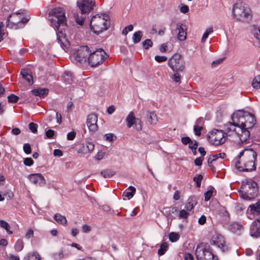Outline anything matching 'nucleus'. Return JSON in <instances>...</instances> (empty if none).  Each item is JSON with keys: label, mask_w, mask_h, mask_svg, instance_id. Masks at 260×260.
Returning a JSON list of instances; mask_svg holds the SVG:
<instances>
[{"label": "nucleus", "mask_w": 260, "mask_h": 260, "mask_svg": "<svg viewBox=\"0 0 260 260\" xmlns=\"http://www.w3.org/2000/svg\"><path fill=\"white\" fill-rule=\"evenodd\" d=\"M232 122L224 125V130L213 129L208 136L209 141L214 145L223 144L229 138L231 140L240 143L249 142V129L255 124L254 114L244 110H238L232 116Z\"/></svg>", "instance_id": "1"}, {"label": "nucleus", "mask_w": 260, "mask_h": 260, "mask_svg": "<svg viewBox=\"0 0 260 260\" xmlns=\"http://www.w3.org/2000/svg\"><path fill=\"white\" fill-rule=\"evenodd\" d=\"M49 20L52 26L56 31L57 40L60 46L64 49L69 45V42L64 34V27L67 20L65 11L62 8L53 9L49 13Z\"/></svg>", "instance_id": "2"}, {"label": "nucleus", "mask_w": 260, "mask_h": 260, "mask_svg": "<svg viewBox=\"0 0 260 260\" xmlns=\"http://www.w3.org/2000/svg\"><path fill=\"white\" fill-rule=\"evenodd\" d=\"M257 153L252 149H246L241 151L234 162L236 168L240 171L249 172L255 170V161Z\"/></svg>", "instance_id": "3"}, {"label": "nucleus", "mask_w": 260, "mask_h": 260, "mask_svg": "<svg viewBox=\"0 0 260 260\" xmlns=\"http://www.w3.org/2000/svg\"><path fill=\"white\" fill-rule=\"evenodd\" d=\"M107 57L108 55L102 49L92 52L87 46H82V59L92 67L103 63Z\"/></svg>", "instance_id": "4"}, {"label": "nucleus", "mask_w": 260, "mask_h": 260, "mask_svg": "<svg viewBox=\"0 0 260 260\" xmlns=\"http://www.w3.org/2000/svg\"><path fill=\"white\" fill-rule=\"evenodd\" d=\"M91 30L96 34L107 30L110 26L111 20L109 14L101 13L96 14L88 19Z\"/></svg>", "instance_id": "5"}, {"label": "nucleus", "mask_w": 260, "mask_h": 260, "mask_svg": "<svg viewBox=\"0 0 260 260\" xmlns=\"http://www.w3.org/2000/svg\"><path fill=\"white\" fill-rule=\"evenodd\" d=\"M233 17L236 21L242 22H249L252 19L251 10L247 4L241 2H237L232 9Z\"/></svg>", "instance_id": "6"}, {"label": "nucleus", "mask_w": 260, "mask_h": 260, "mask_svg": "<svg viewBox=\"0 0 260 260\" xmlns=\"http://www.w3.org/2000/svg\"><path fill=\"white\" fill-rule=\"evenodd\" d=\"M258 189L257 184L252 179L247 180L245 182H243L241 190L239 191L240 196L246 200H251L254 199L257 193Z\"/></svg>", "instance_id": "7"}, {"label": "nucleus", "mask_w": 260, "mask_h": 260, "mask_svg": "<svg viewBox=\"0 0 260 260\" xmlns=\"http://www.w3.org/2000/svg\"><path fill=\"white\" fill-rule=\"evenodd\" d=\"M195 254L198 260H218L217 256L213 254L210 246L205 243H201L197 245Z\"/></svg>", "instance_id": "8"}, {"label": "nucleus", "mask_w": 260, "mask_h": 260, "mask_svg": "<svg viewBox=\"0 0 260 260\" xmlns=\"http://www.w3.org/2000/svg\"><path fill=\"white\" fill-rule=\"evenodd\" d=\"M28 21V19L24 18L20 13H15L8 17L7 26L11 28L17 29L23 27Z\"/></svg>", "instance_id": "9"}, {"label": "nucleus", "mask_w": 260, "mask_h": 260, "mask_svg": "<svg viewBox=\"0 0 260 260\" xmlns=\"http://www.w3.org/2000/svg\"><path fill=\"white\" fill-rule=\"evenodd\" d=\"M168 64L174 72H183L185 68V62L178 53L174 54L169 59Z\"/></svg>", "instance_id": "10"}, {"label": "nucleus", "mask_w": 260, "mask_h": 260, "mask_svg": "<svg viewBox=\"0 0 260 260\" xmlns=\"http://www.w3.org/2000/svg\"><path fill=\"white\" fill-rule=\"evenodd\" d=\"M95 6L94 0H82V25L86 22V15L89 19L88 15Z\"/></svg>", "instance_id": "11"}, {"label": "nucleus", "mask_w": 260, "mask_h": 260, "mask_svg": "<svg viewBox=\"0 0 260 260\" xmlns=\"http://www.w3.org/2000/svg\"><path fill=\"white\" fill-rule=\"evenodd\" d=\"M211 244L217 246L222 252H225L229 250L228 246L225 243L224 237L219 234H215L212 236Z\"/></svg>", "instance_id": "12"}, {"label": "nucleus", "mask_w": 260, "mask_h": 260, "mask_svg": "<svg viewBox=\"0 0 260 260\" xmlns=\"http://www.w3.org/2000/svg\"><path fill=\"white\" fill-rule=\"evenodd\" d=\"M125 121L128 128H131L135 124V128L137 131H140L142 130V121L139 119L136 118L133 111L128 114Z\"/></svg>", "instance_id": "13"}, {"label": "nucleus", "mask_w": 260, "mask_h": 260, "mask_svg": "<svg viewBox=\"0 0 260 260\" xmlns=\"http://www.w3.org/2000/svg\"><path fill=\"white\" fill-rule=\"evenodd\" d=\"M27 178L32 183L36 185L42 186L46 183L44 176L40 173L30 174Z\"/></svg>", "instance_id": "14"}, {"label": "nucleus", "mask_w": 260, "mask_h": 260, "mask_svg": "<svg viewBox=\"0 0 260 260\" xmlns=\"http://www.w3.org/2000/svg\"><path fill=\"white\" fill-rule=\"evenodd\" d=\"M250 234L253 237H260V218L254 220L251 223Z\"/></svg>", "instance_id": "15"}, {"label": "nucleus", "mask_w": 260, "mask_h": 260, "mask_svg": "<svg viewBox=\"0 0 260 260\" xmlns=\"http://www.w3.org/2000/svg\"><path fill=\"white\" fill-rule=\"evenodd\" d=\"M98 116L96 114H90L87 118V125L91 131H95L98 128L97 125Z\"/></svg>", "instance_id": "16"}, {"label": "nucleus", "mask_w": 260, "mask_h": 260, "mask_svg": "<svg viewBox=\"0 0 260 260\" xmlns=\"http://www.w3.org/2000/svg\"><path fill=\"white\" fill-rule=\"evenodd\" d=\"M71 14L77 23L81 25V20L79 16L81 14V2L80 0L77 2V7L71 11Z\"/></svg>", "instance_id": "17"}, {"label": "nucleus", "mask_w": 260, "mask_h": 260, "mask_svg": "<svg viewBox=\"0 0 260 260\" xmlns=\"http://www.w3.org/2000/svg\"><path fill=\"white\" fill-rule=\"evenodd\" d=\"M81 48V46H79L77 48H75L73 50V53L71 56V59L72 61L75 63H80L81 61V51L80 50Z\"/></svg>", "instance_id": "18"}, {"label": "nucleus", "mask_w": 260, "mask_h": 260, "mask_svg": "<svg viewBox=\"0 0 260 260\" xmlns=\"http://www.w3.org/2000/svg\"><path fill=\"white\" fill-rule=\"evenodd\" d=\"M177 29L178 30L177 38L180 41L184 40L186 38V26L182 23H178L176 24Z\"/></svg>", "instance_id": "19"}, {"label": "nucleus", "mask_w": 260, "mask_h": 260, "mask_svg": "<svg viewBox=\"0 0 260 260\" xmlns=\"http://www.w3.org/2000/svg\"><path fill=\"white\" fill-rule=\"evenodd\" d=\"M249 210L252 215H260V200L254 204L249 205L248 208V212Z\"/></svg>", "instance_id": "20"}, {"label": "nucleus", "mask_w": 260, "mask_h": 260, "mask_svg": "<svg viewBox=\"0 0 260 260\" xmlns=\"http://www.w3.org/2000/svg\"><path fill=\"white\" fill-rule=\"evenodd\" d=\"M229 229L233 233L240 235L243 230V226L238 222H233L230 225Z\"/></svg>", "instance_id": "21"}, {"label": "nucleus", "mask_w": 260, "mask_h": 260, "mask_svg": "<svg viewBox=\"0 0 260 260\" xmlns=\"http://www.w3.org/2000/svg\"><path fill=\"white\" fill-rule=\"evenodd\" d=\"M136 191V188L131 186L123 192V197L129 200L134 196Z\"/></svg>", "instance_id": "22"}, {"label": "nucleus", "mask_w": 260, "mask_h": 260, "mask_svg": "<svg viewBox=\"0 0 260 260\" xmlns=\"http://www.w3.org/2000/svg\"><path fill=\"white\" fill-rule=\"evenodd\" d=\"M94 145L91 142L82 144V154L89 153L93 150Z\"/></svg>", "instance_id": "23"}, {"label": "nucleus", "mask_w": 260, "mask_h": 260, "mask_svg": "<svg viewBox=\"0 0 260 260\" xmlns=\"http://www.w3.org/2000/svg\"><path fill=\"white\" fill-rule=\"evenodd\" d=\"M33 94L36 96L40 97H43L44 95L48 94V90L46 88H37L31 90Z\"/></svg>", "instance_id": "24"}, {"label": "nucleus", "mask_w": 260, "mask_h": 260, "mask_svg": "<svg viewBox=\"0 0 260 260\" xmlns=\"http://www.w3.org/2000/svg\"><path fill=\"white\" fill-rule=\"evenodd\" d=\"M54 219L58 223L62 225H66L67 223V220L65 216L60 215V214L56 213L54 215Z\"/></svg>", "instance_id": "25"}, {"label": "nucleus", "mask_w": 260, "mask_h": 260, "mask_svg": "<svg viewBox=\"0 0 260 260\" xmlns=\"http://www.w3.org/2000/svg\"><path fill=\"white\" fill-rule=\"evenodd\" d=\"M21 74L23 78L25 79L29 84L33 83L32 76L26 70H22L21 71Z\"/></svg>", "instance_id": "26"}, {"label": "nucleus", "mask_w": 260, "mask_h": 260, "mask_svg": "<svg viewBox=\"0 0 260 260\" xmlns=\"http://www.w3.org/2000/svg\"><path fill=\"white\" fill-rule=\"evenodd\" d=\"M23 260H41V258L38 253L34 252L27 254Z\"/></svg>", "instance_id": "27"}, {"label": "nucleus", "mask_w": 260, "mask_h": 260, "mask_svg": "<svg viewBox=\"0 0 260 260\" xmlns=\"http://www.w3.org/2000/svg\"><path fill=\"white\" fill-rule=\"evenodd\" d=\"M115 172L111 169L104 170L101 171V175L105 178H109L115 174Z\"/></svg>", "instance_id": "28"}, {"label": "nucleus", "mask_w": 260, "mask_h": 260, "mask_svg": "<svg viewBox=\"0 0 260 260\" xmlns=\"http://www.w3.org/2000/svg\"><path fill=\"white\" fill-rule=\"evenodd\" d=\"M142 32L140 30L135 32L133 36V41L135 44L140 42L142 38Z\"/></svg>", "instance_id": "29"}, {"label": "nucleus", "mask_w": 260, "mask_h": 260, "mask_svg": "<svg viewBox=\"0 0 260 260\" xmlns=\"http://www.w3.org/2000/svg\"><path fill=\"white\" fill-rule=\"evenodd\" d=\"M63 82L67 84H71L72 82V74L69 72H65L62 75Z\"/></svg>", "instance_id": "30"}, {"label": "nucleus", "mask_w": 260, "mask_h": 260, "mask_svg": "<svg viewBox=\"0 0 260 260\" xmlns=\"http://www.w3.org/2000/svg\"><path fill=\"white\" fill-rule=\"evenodd\" d=\"M168 249V244L166 242H163L158 250V254L159 256L164 255Z\"/></svg>", "instance_id": "31"}, {"label": "nucleus", "mask_w": 260, "mask_h": 260, "mask_svg": "<svg viewBox=\"0 0 260 260\" xmlns=\"http://www.w3.org/2000/svg\"><path fill=\"white\" fill-rule=\"evenodd\" d=\"M189 215V212L185 209H182L180 211L178 217L180 219L186 220L187 219Z\"/></svg>", "instance_id": "32"}, {"label": "nucleus", "mask_w": 260, "mask_h": 260, "mask_svg": "<svg viewBox=\"0 0 260 260\" xmlns=\"http://www.w3.org/2000/svg\"><path fill=\"white\" fill-rule=\"evenodd\" d=\"M252 86L256 89L260 88V75L254 77L252 82Z\"/></svg>", "instance_id": "33"}, {"label": "nucleus", "mask_w": 260, "mask_h": 260, "mask_svg": "<svg viewBox=\"0 0 260 260\" xmlns=\"http://www.w3.org/2000/svg\"><path fill=\"white\" fill-rule=\"evenodd\" d=\"M0 226L5 229L8 233L12 234V232L10 231V225L6 221L3 220H0Z\"/></svg>", "instance_id": "34"}, {"label": "nucleus", "mask_w": 260, "mask_h": 260, "mask_svg": "<svg viewBox=\"0 0 260 260\" xmlns=\"http://www.w3.org/2000/svg\"><path fill=\"white\" fill-rule=\"evenodd\" d=\"M214 192H216V191L213 188H212L211 189H209L206 191L204 194L205 200L206 201L210 200L211 197L213 196Z\"/></svg>", "instance_id": "35"}, {"label": "nucleus", "mask_w": 260, "mask_h": 260, "mask_svg": "<svg viewBox=\"0 0 260 260\" xmlns=\"http://www.w3.org/2000/svg\"><path fill=\"white\" fill-rule=\"evenodd\" d=\"M213 28L212 27H208L206 29L205 32L204 33L203 36H202V39H201V41L202 42H205L206 40L207 39V38L208 37L209 35L211 34L212 32H213Z\"/></svg>", "instance_id": "36"}, {"label": "nucleus", "mask_w": 260, "mask_h": 260, "mask_svg": "<svg viewBox=\"0 0 260 260\" xmlns=\"http://www.w3.org/2000/svg\"><path fill=\"white\" fill-rule=\"evenodd\" d=\"M180 238V236L178 233L175 232H171L169 234V240L172 242H175L177 241Z\"/></svg>", "instance_id": "37"}, {"label": "nucleus", "mask_w": 260, "mask_h": 260, "mask_svg": "<svg viewBox=\"0 0 260 260\" xmlns=\"http://www.w3.org/2000/svg\"><path fill=\"white\" fill-rule=\"evenodd\" d=\"M203 177L201 174H199L193 178V181L196 183L197 187H200L201 185V182L203 180Z\"/></svg>", "instance_id": "38"}, {"label": "nucleus", "mask_w": 260, "mask_h": 260, "mask_svg": "<svg viewBox=\"0 0 260 260\" xmlns=\"http://www.w3.org/2000/svg\"><path fill=\"white\" fill-rule=\"evenodd\" d=\"M24 247V243L22 240H18L15 244V248L17 251H20L22 250Z\"/></svg>", "instance_id": "39"}, {"label": "nucleus", "mask_w": 260, "mask_h": 260, "mask_svg": "<svg viewBox=\"0 0 260 260\" xmlns=\"http://www.w3.org/2000/svg\"><path fill=\"white\" fill-rule=\"evenodd\" d=\"M198 147V142L196 141H191V142L189 143V147L192 150L194 154L196 153V149Z\"/></svg>", "instance_id": "40"}, {"label": "nucleus", "mask_w": 260, "mask_h": 260, "mask_svg": "<svg viewBox=\"0 0 260 260\" xmlns=\"http://www.w3.org/2000/svg\"><path fill=\"white\" fill-rule=\"evenodd\" d=\"M53 258L56 260H60L63 258L64 254L62 251H59L53 254Z\"/></svg>", "instance_id": "41"}, {"label": "nucleus", "mask_w": 260, "mask_h": 260, "mask_svg": "<svg viewBox=\"0 0 260 260\" xmlns=\"http://www.w3.org/2000/svg\"><path fill=\"white\" fill-rule=\"evenodd\" d=\"M149 119L151 120V124H156L157 121V117L156 114L154 112H149Z\"/></svg>", "instance_id": "42"}, {"label": "nucleus", "mask_w": 260, "mask_h": 260, "mask_svg": "<svg viewBox=\"0 0 260 260\" xmlns=\"http://www.w3.org/2000/svg\"><path fill=\"white\" fill-rule=\"evenodd\" d=\"M196 203H193L192 202L188 201L185 206V208L186 211H187L188 212L191 211L192 209H193L194 207V205Z\"/></svg>", "instance_id": "43"}, {"label": "nucleus", "mask_w": 260, "mask_h": 260, "mask_svg": "<svg viewBox=\"0 0 260 260\" xmlns=\"http://www.w3.org/2000/svg\"><path fill=\"white\" fill-rule=\"evenodd\" d=\"M143 47L145 49H148L149 47H151L153 43L151 40L146 39L143 42Z\"/></svg>", "instance_id": "44"}, {"label": "nucleus", "mask_w": 260, "mask_h": 260, "mask_svg": "<svg viewBox=\"0 0 260 260\" xmlns=\"http://www.w3.org/2000/svg\"><path fill=\"white\" fill-rule=\"evenodd\" d=\"M29 129L33 133H36L38 131V125L34 122H30L28 124Z\"/></svg>", "instance_id": "45"}, {"label": "nucleus", "mask_w": 260, "mask_h": 260, "mask_svg": "<svg viewBox=\"0 0 260 260\" xmlns=\"http://www.w3.org/2000/svg\"><path fill=\"white\" fill-rule=\"evenodd\" d=\"M18 99L19 98L17 96L13 94L8 96V102L9 103H15L18 101Z\"/></svg>", "instance_id": "46"}, {"label": "nucleus", "mask_w": 260, "mask_h": 260, "mask_svg": "<svg viewBox=\"0 0 260 260\" xmlns=\"http://www.w3.org/2000/svg\"><path fill=\"white\" fill-rule=\"evenodd\" d=\"M175 73L173 75L172 78L176 83L181 82V76L179 74V72H174Z\"/></svg>", "instance_id": "47"}, {"label": "nucleus", "mask_w": 260, "mask_h": 260, "mask_svg": "<svg viewBox=\"0 0 260 260\" xmlns=\"http://www.w3.org/2000/svg\"><path fill=\"white\" fill-rule=\"evenodd\" d=\"M155 60L157 62L161 63L167 60V57L165 56L156 55L155 56Z\"/></svg>", "instance_id": "48"}, {"label": "nucleus", "mask_w": 260, "mask_h": 260, "mask_svg": "<svg viewBox=\"0 0 260 260\" xmlns=\"http://www.w3.org/2000/svg\"><path fill=\"white\" fill-rule=\"evenodd\" d=\"M203 127L194 125L193 131L196 135L200 136L201 135V131L203 129Z\"/></svg>", "instance_id": "49"}, {"label": "nucleus", "mask_w": 260, "mask_h": 260, "mask_svg": "<svg viewBox=\"0 0 260 260\" xmlns=\"http://www.w3.org/2000/svg\"><path fill=\"white\" fill-rule=\"evenodd\" d=\"M225 156V153H218V154H216L215 155L211 156L210 157V159H212V160H215L219 157L223 158Z\"/></svg>", "instance_id": "50"}, {"label": "nucleus", "mask_w": 260, "mask_h": 260, "mask_svg": "<svg viewBox=\"0 0 260 260\" xmlns=\"http://www.w3.org/2000/svg\"><path fill=\"white\" fill-rule=\"evenodd\" d=\"M23 150L25 153L28 154L31 153V150L30 145L28 143H25L23 145Z\"/></svg>", "instance_id": "51"}, {"label": "nucleus", "mask_w": 260, "mask_h": 260, "mask_svg": "<svg viewBox=\"0 0 260 260\" xmlns=\"http://www.w3.org/2000/svg\"><path fill=\"white\" fill-rule=\"evenodd\" d=\"M204 124V119L202 117L199 118L196 121L194 125L203 127Z\"/></svg>", "instance_id": "52"}, {"label": "nucleus", "mask_w": 260, "mask_h": 260, "mask_svg": "<svg viewBox=\"0 0 260 260\" xmlns=\"http://www.w3.org/2000/svg\"><path fill=\"white\" fill-rule=\"evenodd\" d=\"M54 133L55 132L53 130L48 129L46 131L45 135L48 138L51 139L54 136Z\"/></svg>", "instance_id": "53"}, {"label": "nucleus", "mask_w": 260, "mask_h": 260, "mask_svg": "<svg viewBox=\"0 0 260 260\" xmlns=\"http://www.w3.org/2000/svg\"><path fill=\"white\" fill-rule=\"evenodd\" d=\"M133 26L132 24L126 26L122 30V34L126 35L128 31L133 30Z\"/></svg>", "instance_id": "54"}, {"label": "nucleus", "mask_w": 260, "mask_h": 260, "mask_svg": "<svg viewBox=\"0 0 260 260\" xmlns=\"http://www.w3.org/2000/svg\"><path fill=\"white\" fill-rule=\"evenodd\" d=\"M34 163L33 160L30 157H27L24 160V164L27 166H30Z\"/></svg>", "instance_id": "55"}, {"label": "nucleus", "mask_w": 260, "mask_h": 260, "mask_svg": "<svg viewBox=\"0 0 260 260\" xmlns=\"http://www.w3.org/2000/svg\"><path fill=\"white\" fill-rule=\"evenodd\" d=\"M33 236H34L33 230L31 229H28L25 234V237L26 239H30V238H32Z\"/></svg>", "instance_id": "56"}, {"label": "nucleus", "mask_w": 260, "mask_h": 260, "mask_svg": "<svg viewBox=\"0 0 260 260\" xmlns=\"http://www.w3.org/2000/svg\"><path fill=\"white\" fill-rule=\"evenodd\" d=\"M76 133L74 131L71 132L67 134V139L68 140H73L76 137Z\"/></svg>", "instance_id": "57"}, {"label": "nucleus", "mask_w": 260, "mask_h": 260, "mask_svg": "<svg viewBox=\"0 0 260 260\" xmlns=\"http://www.w3.org/2000/svg\"><path fill=\"white\" fill-rule=\"evenodd\" d=\"M105 140L109 142H112L113 141V134H107L104 136Z\"/></svg>", "instance_id": "58"}, {"label": "nucleus", "mask_w": 260, "mask_h": 260, "mask_svg": "<svg viewBox=\"0 0 260 260\" xmlns=\"http://www.w3.org/2000/svg\"><path fill=\"white\" fill-rule=\"evenodd\" d=\"M191 139L188 137H182L181 138V142L184 145H187L191 142Z\"/></svg>", "instance_id": "59"}, {"label": "nucleus", "mask_w": 260, "mask_h": 260, "mask_svg": "<svg viewBox=\"0 0 260 260\" xmlns=\"http://www.w3.org/2000/svg\"><path fill=\"white\" fill-rule=\"evenodd\" d=\"M203 160L204 158L203 157H199L197 158L194 160L195 165L198 166H201Z\"/></svg>", "instance_id": "60"}, {"label": "nucleus", "mask_w": 260, "mask_h": 260, "mask_svg": "<svg viewBox=\"0 0 260 260\" xmlns=\"http://www.w3.org/2000/svg\"><path fill=\"white\" fill-rule=\"evenodd\" d=\"M206 217L204 215H202L198 220V222L201 225H203L206 223Z\"/></svg>", "instance_id": "61"}, {"label": "nucleus", "mask_w": 260, "mask_h": 260, "mask_svg": "<svg viewBox=\"0 0 260 260\" xmlns=\"http://www.w3.org/2000/svg\"><path fill=\"white\" fill-rule=\"evenodd\" d=\"M104 155V153L102 151H99L96 154L95 158L98 160L102 159Z\"/></svg>", "instance_id": "62"}, {"label": "nucleus", "mask_w": 260, "mask_h": 260, "mask_svg": "<svg viewBox=\"0 0 260 260\" xmlns=\"http://www.w3.org/2000/svg\"><path fill=\"white\" fill-rule=\"evenodd\" d=\"M91 231V228L89 225H84L82 226V231L84 233H88Z\"/></svg>", "instance_id": "63"}, {"label": "nucleus", "mask_w": 260, "mask_h": 260, "mask_svg": "<svg viewBox=\"0 0 260 260\" xmlns=\"http://www.w3.org/2000/svg\"><path fill=\"white\" fill-rule=\"evenodd\" d=\"M185 260H194V258L192 254L189 253H186L184 255Z\"/></svg>", "instance_id": "64"}]
</instances>
